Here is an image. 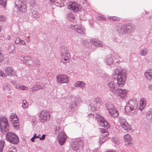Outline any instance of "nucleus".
Wrapping results in <instances>:
<instances>
[{"mask_svg": "<svg viewBox=\"0 0 152 152\" xmlns=\"http://www.w3.org/2000/svg\"><path fill=\"white\" fill-rule=\"evenodd\" d=\"M114 95L119 96L121 99H124L127 96V91L126 90H122L119 88Z\"/></svg>", "mask_w": 152, "mask_h": 152, "instance_id": "obj_12", "label": "nucleus"}, {"mask_svg": "<svg viewBox=\"0 0 152 152\" xmlns=\"http://www.w3.org/2000/svg\"><path fill=\"white\" fill-rule=\"evenodd\" d=\"M110 18L111 20H117L119 19V18L117 17H115V16L113 17H110Z\"/></svg>", "mask_w": 152, "mask_h": 152, "instance_id": "obj_49", "label": "nucleus"}, {"mask_svg": "<svg viewBox=\"0 0 152 152\" xmlns=\"http://www.w3.org/2000/svg\"><path fill=\"white\" fill-rule=\"evenodd\" d=\"M35 63L36 66H38L40 65V61L39 60L37 59H36L35 61Z\"/></svg>", "mask_w": 152, "mask_h": 152, "instance_id": "obj_52", "label": "nucleus"}, {"mask_svg": "<svg viewBox=\"0 0 152 152\" xmlns=\"http://www.w3.org/2000/svg\"><path fill=\"white\" fill-rule=\"evenodd\" d=\"M7 140L10 142L14 144H17L19 141L18 137L13 132H9L6 135Z\"/></svg>", "mask_w": 152, "mask_h": 152, "instance_id": "obj_5", "label": "nucleus"}, {"mask_svg": "<svg viewBox=\"0 0 152 152\" xmlns=\"http://www.w3.org/2000/svg\"><path fill=\"white\" fill-rule=\"evenodd\" d=\"M148 88L150 90H152V85H149L148 86Z\"/></svg>", "mask_w": 152, "mask_h": 152, "instance_id": "obj_59", "label": "nucleus"}, {"mask_svg": "<svg viewBox=\"0 0 152 152\" xmlns=\"http://www.w3.org/2000/svg\"><path fill=\"white\" fill-rule=\"evenodd\" d=\"M97 18L99 20H101L103 21H106V19L103 16H98L97 17Z\"/></svg>", "mask_w": 152, "mask_h": 152, "instance_id": "obj_45", "label": "nucleus"}, {"mask_svg": "<svg viewBox=\"0 0 152 152\" xmlns=\"http://www.w3.org/2000/svg\"><path fill=\"white\" fill-rule=\"evenodd\" d=\"M69 108L72 111H76L77 109V104L74 102H71L70 104Z\"/></svg>", "mask_w": 152, "mask_h": 152, "instance_id": "obj_26", "label": "nucleus"}, {"mask_svg": "<svg viewBox=\"0 0 152 152\" xmlns=\"http://www.w3.org/2000/svg\"><path fill=\"white\" fill-rule=\"evenodd\" d=\"M148 50L146 48H142L140 51V54L142 56H146L148 53Z\"/></svg>", "mask_w": 152, "mask_h": 152, "instance_id": "obj_29", "label": "nucleus"}, {"mask_svg": "<svg viewBox=\"0 0 152 152\" xmlns=\"http://www.w3.org/2000/svg\"><path fill=\"white\" fill-rule=\"evenodd\" d=\"M35 139V138L33 137H32L31 138V140L32 142H34V139Z\"/></svg>", "mask_w": 152, "mask_h": 152, "instance_id": "obj_62", "label": "nucleus"}, {"mask_svg": "<svg viewBox=\"0 0 152 152\" xmlns=\"http://www.w3.org/2000/svg\"><path fill=\"white\" fill-rule=\"evenodd\" d=\"M5 144V142L3 141H0V152H2L4 146Z\"/></svg>", "mask_w": 152, "mask_h": 152, "instance_id": "obj_39", "label": "nucleus"}, {"mask_svg": "<svg viewBox=\"0 0 152 152\" xmlns=\"http://www.w3.org/2000/svg\"><path fill=\"white\" fill-rule=\"evenodd\" d=\"M0 129L3 134L9 130V125L6 118L4 116L0 118Z\"/></svg>", "mask_w": 152, "mask_h": 152, "instance_id": "obj_3", "label": "nucleus"}, {"mask_svg": "<svg viewBox=\"0 0 152 152\" xmlns=\"http://www.w3.org/2000/svg\"><path fill=\"white\" fill-rule=\"evenodd\" d=\"M43 88L44 86L42 87L40 86L39 84L36 83L33 86L32 88V90L33 91H35Z\"/></svg>", "mask_w": 152, "mask_h": 152, "instance_id": "obj_28", "label": "nucleus"}, {"mask_svg": "<svg viewBox=\"0 0 152 152\" xmlns=\"http://www.w3.org/2000/svg\"><path fill=\"white\" fill-rule=\"evenodd\" d=\"M40 136V134H39L37 136V135L36 134H35L33 136V137L35 138H39V136Z\"/></svg>", "mask_w": 152, "mask_h": 152, "instance_id": "obj_57", "label": "nucleus"}, {"mask_svg": "<svg viewBox=\"0 0 152 152\" xmlns=\"http://www.w3.org/2000/svg\"><path fill=\"white\" fill-rule=\"evenodd\" d=\"M24 59L27 61H28L30 60L31 57L29 56H25L24 57Z\"/></svg>", "mask_w": 152, "mask_h": 152, "instance_id": "obj_54", "label": "nucleus"}, {"mask_svg": "<svg viewBox=\"0 0 152 152\" xmlns=\"http://www.w3.org/2000/svg\"><path fill=\"white\" fill-rule=\"evenodd\" d=\"M106 106L111 116L116 118L118 116L119 114L118 111L113 104H107L106 105Z\"/></svg>", "mask_w": 152, "mask_h": 152, "instance_id": "obj_7", "label": "nucleus"}, {"mask_svg": "<svg viewBox=\"0 0 152 152\" xmlns=\"http://www.w3.org/2000/svg\"><path fill=\"white\" fill-rule=\"evenodd\" d=\"M112 142H113L116 145H118L120 144V142L118 138L117 137L112 138Z\"/></svg>", "mask_w": 152, "mask_h": 152, "instance_id": "obj_35", "label": "nucleus"}, {"mask_svg": "<svg viewBox=\"0 0 152 152\" xmlns=\"http://www.w3.org/2000/svg\"><path fill=\"white\" fill-rule=\"evenodd\" d=\"M75 141L77 142V143H78L77 144L79 146L80 148L81 147H82L83 145V141L82 140H78V141Z\"/></svg>", "mask_w": 152, "mask_h": 152, "instance_id": "obj_41", "label": "nucleus"}, {"mask_svg": "<svg viewBox=\"0 0 152 152\" xmlns=\"http://www.w3.org/2000/svg\"><path fill=\"white\" fill-rule=\"evenodd\" d=\"M77 26L71 25L70 27L71 29H75V31H76L78 33L81 34H84V29L83 28H77Z\"/></svg>", "mask_w": 152, "mask_h": 152, "instance_id": "obj_18", "label": "nucleus"}, {"mask_svg": "<svg viewBox=\"0 0 152 152\" xmlns=\"http://www.w3.org/2000/svg\"><path fill=\"white\" fill-rule=\"evenodd\" d=\"M66 135L64 131L61 132L58 134V140L59 144L62 145L66 139Z\"/></svg>", "mask_w": 152, "mask_h": 152, "instance_id": "obj_9", "label": "nucleus"}, {"mask_svg": "<svg viewBox=\"0 0 152 152\" xmlns=\"http://www.w3.org/2000/svg\"><path fill=\"white\" fill-rule=\"evenodd\" d=\"M118 121L121 126L127 122L126 119L123 116L119 117Z\"/></svg>", "mask_w": 152, "mask_h": 152, "instance_id": "obj_30", "label": "nucleus"}, {"mask_svg": "<svg viewBox=\"0 0 152 152\" xmlns=\"http://www.w3.org/2000/svg\"><path fill=\"white\" fill-rule=\"evenodd\" d=\"M10 119L11 122L13 123L14 128H16L19 125L18 118L16 114H12L10 116Z\"/></svg>", "mask_w": 152, "mask_h": 152, "instance_id": "obj_10", "label": "nucleus"}, {"mask_svg": "<svg viewBox=\"0 0 152 152\" xmlns=\"http://www.w3.org/2000/svg\"><path fill=\"white\" fill-rule=\"evenodd\" d=\"M113 75L117 76L116 80L114 81H111L108 84L109 88L114 95L117 90L122 87L126 79V72L124 69L116 68L114 70Z\"/></svg>", "mask_w": 152, "mask_h": 152, "instance_id": "obj_1", "label": "nucleus"}, {"mask_svg": "<svg viewBox=\"0 0 152 152\" xmlns=\"http://www.w3.org/2000/svg\"><path fill=\"white\" fill-rule=\"evenodd\" d=\"M91 43L95 46L102 47L103 46L101 41L96 39H93Z\"/></svg>", "mask_w": 152, "mask_h": 152, "instance_id": "obj_22", "label": "nucleus"}, {"mask_svg": "<svg viewBox=\"0 0 152 152\" xmlns=\"http://www.w3.org/2000/svg\"><path fill=\"white\" fill-rule=\"evenodd\" d=\"M11 83H12L15 86V87H16V85H18L17 84H16V82L15 81H13V80L12 81Z\"/></svg>", "mask_w": 152, "mask_h": 152, "instance_id": "obj_56", "label": "nucleus"}, {"mask_svg": "<svg viewBox=\"0 0 152 152\" xmlns=\"http://www.w3.org/2000/svg\"><path fill=\"white\" fill-rule=\"evenodd\" d=\"M125 26L127 27V31L129 33H132L135 30V26L131 23L127 24Z\"/></svg>", "mask_w": 152, "mask_h": 152, "instance_id": "obj_16", "label": "nucleus"}, {"mask_svg": "<svg viewBox=\"0 0 152 152\" xmlns=\"http://www.w3.org/2000/svg\"><path fill=\"white\" fill-rule=\"evenodd\" d=\"M15 43L16 44H19V45H25L26 43L25 42L22 40H21L20 38L19 37H17L14 39Z\"/></svg>", "mask_w": 152, "mask_h": 152, "instance_id": "obj_25", "label": "nucleus"}, {"mask_svg": "<svg viewBox=\"0 0 152 152\" xmlns=\"http://www.w3.org/2000/svg\"><path fill=\"white\" fill-rule=\"evenodd\" d=\"M61 53L62 58L67 63L69 60V55L68 54L67 51L65 49H62L61 50Z\"/></svg>", "mask_w": 152, "mask_h": 152, "instance_id": "obj_14", "label": "nucleus"}, {"mask_svg": "<svg viewBox=\"0 0 152 152\" xmlns=\"http://www.w3.org/2000/svg\"><path fill=\"white\" fill-rule=\"evenodd\" d=\"M56 78L58 83H67L69 81L68 77L65 75L60 74L57 76Z\"/></svg>", "mask_w": 152, "mask_h": 152, "instance_id": "obj_11", "label": "nucleus"}, {"mask_svg": "<svg viewBox=\"0 0 152 152\" xmlns=\"http://www.w3.org/2000/svg\"><path fill=\"white\" fill-rule=\"evenodd\" d=\"M2 52V51L0 48V62L1 61L4 59L3 54Z\"/></svg>", "mask_w": 152, "mask_h": 152, "instance_id": "obj_44", "label": "nucleus"}, {"mask_svg": "<svg viewBox=\"0 0 152 152\" xmlns=\"http://www.w3.org/2000/svg\"><path fill=\"white\" fill-rule=\"evenodd\" d=\"M29 37H27V38L25 40H26V42H29V40L28 38Z\"/></svg>", "mask_w": 152, "mask_h": 152, "instance_id": "obj_61", "label": "nucleus"}, {"mask_svg": "<svg viewBox=\"0 0 152 152\" xmlns=\"http://www.w3.org/2000/svg\"><path fill=\"white\" fill-rule=\"evenodd\" d=\"M107 152H115L113 151L110 150V151H107Z\"/></svg>", "mask_w": 152, "mask_h": 152, "instance_id": "obj_64", "label": "nucleus"}, {"mask_svg": "<svg viewBox=\"0 0 152 152\" xmlns=\"http://www.w3.org/2000/svg\"><path fill=\"white\" fill-rule=\"evenodd\" d=\"M138 107V104L136 100H129L125 107L126 113L130 116H133L136 114L140 115L139 113H138L139 110Z\"/></svg>", "mask_w": 152, "mask_h": 152, "instance_id": "obj_2", "label": "nucleus"}, {"mask_svg": "<svg viewBox=\"0 0 152 152\" xmlns=\"http://www.w3.org/2000/svg\"><path fill=\"white\" fill-rule=\"evenodd\" d=\"M16 88L18 89H22L23 90H26L28 89V87L24 85H16Z\"/></svg>", "mask_w": 152, "mask_h": 152, "instance_id": "obj_32", "label": "nucleus"}, {"mask_svg": "<svg viewBox=\"0 0 152 152\" xmlns=\"http://www.w3.org/2000/svg\"><path fill=\"white\" fill-rule=\"evenodd\" d=\"M5 75V74L4 73H2L1 72H0V76L2 77H4Z\"/></svg>", "mask_w": 152, "mask_h": 152, "instance_id": "obj_58", "label": "nucleus"}, {"mask_svg": "<svg viewBox=\"0 0 152 152\" xmlns=\"http://www.w3.org/2000/svg\"><path fill=\"white\" fill-rule=\"evenodd\" d=\"M15 47L13 44H10L8 47V51L10 53H12L15 49Z\"/></svg>", "mask_w": 152, "mask_h": 152, "instance_id": "obj_36", "label": "nucleus"}, {"mask_svg": "<svg viewBox=\"0 0 152 152\" xmlns=\"http://www.w3.org/2000/svg\"><path fill=\"white\" fill-rule=\"evenodd\" d=\"M111 55L112 57H115V58L117 59H119L120 58V56L115 53L112 52Z\"/></svg>", "mask_w": 152, "mask_h": 152, "instance_id": "obj_40", "label": "nucleus"}, {"mask_svg": "<svg viewBox=\"0 0 152 152\" xmlns=\"http://www.w3.org/2000/svg\"><path fill=\"white\" fill-rule=\"evenodd\" d=\"M92 111H94L95 110V107H92V108H91Z\"/></svg>", "mask_w": 152, "mask_h": 152, "instance_id": "obj_63", "label": "nucleus"}, {"mask_svg": "<svg viewBox=\"0 0 152 152\" xmlns=\"http://www.w3.org/2000/svg\"><path fill=\"white\" fill-rule=\"evenodd\" d=\"M50 114L48 110H42L41 111L39 115V118L41 122H47L50 119Z\"/></svg>", "mask_w": 152, "mask_h": 152, "instance_id": "obj_6", "label": "nucleus"}, {"mask_svg": "<svg viewBox=\"0 0 152 152\" xmlns=\"http://www.w3.org/2000/svg\"><path fill=\"white\" fill-rule=\"evenodd\" d=\"M104 61L108 65L112 64L113 63V59L111 58H105Z\"/></svg>", "mask_w": 152, "mask_h": 152, "instance_id": "obj_37", "label": "nucleus"}, {"mask_svg": "<svg viewBox=\"0 0 152 152\" xmlns=\"http://www.w3.org/2000/svg\"><path fill=\"white\" fill-rule=\"evenodd\" d=\"M17 150L14 147H10L7 152H16Z\"/></svg>", "mask_w": 152, "mask_h": 152, "instance_id": "obj_42", "label": "nucleus"}, {"mask_svg": "<svg viewBox=\"0 0 152 152\" xmlns=\"http://www.w3.org/2000/svg\"><path fill=\"white\" fill-rule=\"evenodd\" d=\"M68 7L71 9V10L75 12L81 8V6L75 1L72 2V4L68 6Z\"/></svg>", "mask_w": 152, "mask_h": 152, "instance_id": "obj_13", "label": "nucleus"}, {"mask_svg": "<svg viewBox=\"0 0 152 152\" xmlns=\"http://www.w3.org/2000/svg\"><path fill=\"white\" fill-rule=\"evenodd\" d=\"M101 133L102 136L104 137H106L109 135V132L106 129H102Z\"/></svg>", "mask_w": 152, "mask_h": 152, "instance_id": "obj_34", "label": "nucleus"}, {"mask_svg": "<svg viewBox=\"0 0 152 152\" xmlns=\"http://www.w3.org/2000/svg\"><path fill=\"white\" fill-rule=\"evenodd\" d=\"M6 73L10 77H12L15 75V72L14 69L11 67H8L5 70Z\"/></svg>", "mask_w": 152, "mask_h": 152, "instance_id": "obj_17", "label": "nucleus"}, {"mask_svg": "<svg viewBox=\"0 0 152 152\" xmlns=\"http://www.w3.org/2000/svg\"><path fill=\"white\" fill-rule=\"evenodd\" d=\"M145 75L146 78L148 80L152 79V69H148L145 73Z\"/></svg>", "mask_w": 152, "mask_h": 152, "instance_id": "obj_19", "label": "nucleus"}, {"mask_svg": "<svg viewBox=\"0 0 152 152\" xmlns=\"http://www.w3.org/2000/svg\"><path fill=\"white\" fill-rule=\"evenodd\" d=\"M27 102L26 100H23L22 102V106L23 108H26L27 107Z\"/></svg>", "mask_w": 152, "mask_h": 152, "instance_id": "obj_46", "label": "nucleus"}, {"mask_svg": "<svg viewBox=\"0 0 152 152\" xmlns=\"http://www.w3.org/2000/svg\"><path fill=\"white\" fill-rule=\"evenodd\" d=\"M95 117L97 120L98 124L101 126H104L106 129H108L110 127L109 123L100 115H96L95 116Z\"/></svg>", "mask_w": 152, "mask_h": 152, "instance_id": "obj_8", "label": "nucleus"}, {"mask_svg": "<svg viewBox=\"0 0 152 152\" xmlns=\"http://www.w3.org/2000/svg\"><path fill=\"white\" fill-rule=\"evenodd\" d=\"M6 3L3 1V0H0V5H1L3 6L5 5Z\"/></svg>", "mask_w": 152, "mask_h": 152, "instance_id": "obj_51", "label": "nucleus"}, {"mask_svg": "<svg viewBox=\"0 0 152 152\" xmlns=\"http://www.w3.org/2000/svg\"><path fill=\"white\" fill-rule=\"evenodd\" d=\"M98 150L97 148H96L94 149L93 152H98Z\"/></svg>", "mask_w": 152, "mask_h": 152, "instance_id": "obj_60", "label": "nucleus"}, {"mask_svg": "<svg viewBox=\"0 0 152 152\" xmlns=\"http://www.w3.org/2000/svg\"><path fill=\"white\" fill-rule=\"evenodd\" d=\"M31 16L34 18H37L39 16V14L37 10H32L31 12Z\"/></svg>", "mask_w": 152, "mask_h": 152, "instance_id": "obj_33", "label": "nucleus"}, {"mask_svg": "<svg viewBox=\"0 0 152 152\" xmlns=\"http://www.w3.org/2000/svg\"><path fill=\"white\" fill-rule=\"evenodd\" d=\"M123 130L126 132H128L131 129L130 126L129 124L127 122L125 123L121 126Z\"/></svg>", "mask_w": 152, "mask_h": 152, "instance_id": "obj_24", "label": "nucleus"}, {"mask_svg": "<svg viewBox=\"0 0 152 152\" xmlns=\"http://www.w3.org/2000/svg\"><path fill=\"white\" fill-rule=\"evenodd\" d=\"M26 3L24 0H15V4L19 12H24L26 10Z\"/></svg>", "mask_w": 152, "mask_h": 152, "instance_id": "obj_4", "label": "nucleus"}, {"mask_svg": "<svg viewBox=\"0 0 152 152\" xmlns=\"http://www.w3.org/2000/svg\"><path fill=\"white\" fill-rule=\"evenodd\" d=\"M28 3L31 9H32L36 6V2L34 0H28Z\"/></svg>", "mask_w": 152, "mask_h": 152, "instance_id": "obj_31", "label": "nucleus"}, {"mask_svg": "<svg viewBox=\"0 0 152 152\" xmlns=\"http://www.w3.org/2000/svg\"><path fill=\"white\" fill-rule=\"evenodd\" d=\"M45 138V135L43 134L41 136V137H39V138L40 140H43Z\"/></svg>", "mask_w": 152, "mask_h": 152, "instance_id": "obj_55", "label": "nucleus"}, {"mask_svg": "<svg viewBox=\"0 0 152 152\" xmlns=\"http://www.w3.org/2000/svg\"><path fill=\"white\" fill-rule=\"evenodd\" d=\"M77 142L75 141L72 145V149L75 151H77V152H79V149L80 148L79 146L77 144Z\"/></svg>", "mask_w": 152, "mask_h": 152, "instance_id": "obj_27", "label": "nucleus"}, {"mask_svg": "<svg viewBox=\"0 0 152 152\" xmlns=\"http://www.w3.org/2000/svg\"><path fill=\"white\" fill-rule=\"evenodd\" d=\"M50 1L52 2H56L58 3H60V1H58V0H50ZM61 2H62L64 1V0H61Z\"/></svg>", "mask_w": 152, "mask_h": 152, "instance_id": "obj_48", "label": "nucleus"}, {"mask_svg": "<svg viewBox=\"0 0 152 152\" xmlns=\"http://www.w3.org/2000/svg\"><path fill=\"white\" fill-rule=\"evenodd\" d=\"M5 20V16L2 15H0V21H4Z\"/></svg>", "mask_w": 152, "mask_h": 152, "instance_id": "obj_47", "label": "nucleus"}, {"mask_svg": "<svg viewBox=\"0 0 152 152\" xmlns=\"http://www.w3.org/2000/svg\"><path fill=\"white\" fill-rule=\"evenodd\" d=\"M86 84L82 81H79L77 82L75 84V86L80 87L81 88H83L85 87Z\"/></svg>", "mask_w": 152, "mask_h": 152, "instance_id": "obj_23", "label": "nucleus"}, {"mask_svg": "<svg viewBox=\"0 0 152 152\" xmlns=\"http://www.w3.org/2000/svg\"><path fill=\"white\" fill-rule=\"evenodd\" d=\"M3 88L4 91H7V90H10V88L8 87V85H7L4 84L3 85Z\"/></svg>", "mask_w": 152, "mask_h": 152, "instance_id": "obj_43", "label": "nucleus"}, {"mask_svg": "<svg viewBox=\"0 0 152 152\" xmlns=\"http://www.w3.org/2000/svg\"><path fill=\"white\" fill-rule=\"evenodd\" d=\"M101 102L100 98L99 97H96L94 99L93 103L94 104H95L97 103L100 104Z\"/></svg>", "mask_w": 152, "mask_h": 152, "instance_id": "obj_38", "label": "nucleus"}, {"mask_svg": "<svg viewBox=\"0 0 152 152\" xmlns=\"http://www.w3.org/2000/svg\"><path fill=\"white\" fill-rule=\"evenodd\" d=\"M152 113L151 110L148 111L146 114L147 117H148V116H150V115L152 116Z\"/></svg>", "mask_w": 152, "mask_h": 152, "instance_id": "obj_53", "label": "nucleus"}, {"mask_svg": "<svg viewBox=\"0 0 152 152\" xmlns=\"http://www.w3.org/2000/svg\"><path fill=\"white\" fill-rule=\"evenodd\" d=\"M124 141L126 145H129L132 144V138L131 136L128 134H126L124 136Z\"/></svg>", "mask_w": 152, "mask_h": 152, "instance_id": "obj_15", "label": "nucleus"}, {"mask_svg": "<svg viewBox=\"0 0 152 152\" xmlns=\"http://www.w3.org/2000/svg\"><path fill=\"white\" fill-rule=\"evenodd\" d=\"M140 107L139 108L140 110V113H139V115H140L141 113V111L143 110L144 108L146 105V101L145 98H142L140 102Z\"/></svg>", "mask_w": 152, "mask_h": 152, "instance_id": "obj_20", "label": "nucleus"}, {"mask_svg": "<svg viewBox=\"0 0 152 152\" xmlns=\"http://www.w3.org/2000/svg\"><path fill=\"white\" fill-rule=\"evenodd\" d=\"M105 139H103V137L100 138L99 142L101 144H102L105 140Z\"/></svg>", "mask_w": 152, "mask_h": 152, "instance_id": "obj_50", "label": "nucleus"}, {"mask_svg": "<svg viewBox=\"0 0 152 152\" xmlns=\"http://www.w3.org/2000/svg\"><path fill=\"white\" fill-rule=\"evenodd\" d=\"M118 32L121 34H125L127 31V27L125 25L119 26L118 30Z\"/></svg>", "mask_w": 152, "mask_h": 152, "instance_id": "obj_21", "label": "nucleus"}]
</instances>
